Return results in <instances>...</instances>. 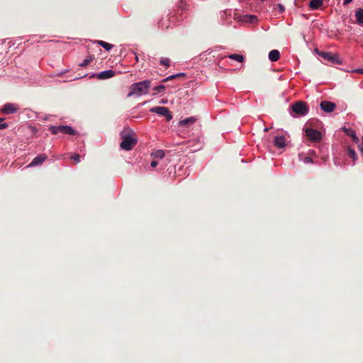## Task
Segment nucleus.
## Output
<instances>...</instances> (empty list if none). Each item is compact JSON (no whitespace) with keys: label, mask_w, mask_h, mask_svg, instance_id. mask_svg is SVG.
Here are the masks:
<instances>
[{"label":"nucleus","mask_w":363,"mask_h":363,"mask_svg":"<svg viewBox=\"0 0 363 363\" xmlns=\"http://www.w3.org/2000/svg\"><path fill=\"white\" fill-rule=\"evenodd\" d=\"M323 5V0H311L309 3V7L311 10L320 9Z\"/></svg>","instance_id":"nucleus-16"},{"label":"nucleus","mask_w":363,"mask_h":363,"mask_svg":"<svg viewBox=\"0 0 363 363\" xmlns=\"http://www.w3.org/2000/svg\"><path fill=\"white\" fill-rule=\"evenodd\" d=\"M165 86L164 85H159L154 87V90L156 91V93H162L164 91Z\"/></svg>","instance_id":"nucleus-26"},{"label":"nucleus","mask_w":363,"mask_h":363,"mask_svg":"<svg viewBox=\"0 0 363 363\" xmlns=\"http://www.w3.org/2000/svg\"><path fill=\"white\" fill-rule=\"evenodd\" d=\"M305 132L307 138L312 142H318L322 138L320 132L317 130L306 128Z\"/></svg>","instance_id":"nucleus-6"},{"label":"nucleus","mask_w":363,"mask_h":363,"mask_svg":"<svg viewBox=\"0 0 363 363\" xmlns=\"http://www.w3.org/2000/svg\"><path fill=\"white\" fill-rule=\"evenodd\" d=\"M292 111L298 116H304L308 113V108L305 102L297 101L291 106Z\"/></svg>","instance_id":"nucleus-4"},{"label":"nucleus","mask_w":363,"mask_h":363,"mask_svg":"<svg viewBox=\"0 0 363 363\" xmlns=\"http://www.w3.org/2000/svg\"><path fill=\"white\" fill-rule=\"evenodd\" d=\"M320 106L321 109L327 113L333 112L336 107L335 104L330 102V101H322L320 103Z\"/></svg>","instance_id":"nucleus-7"},{"label":"nucleus","mask_w":363,"mask_h":363,"mask_svg":"<svg viewBox=\"0 0 363 363\" xmlns=\"http://www.w3.org/2000/svg\"><path fill=\"white\" fill-rule=\"evenodd\" d=\"M151 86L150 80H143L142 82H135L132 84L130 87V91L128 94V97L133 96H140L148 94L149 89Z\"/></svg>","instance_id":"nucleus-2"},{"label":"nucleus","mask_w":363,"mask_h":363,"mask_svg":"<svg viewBox=\"0 0 363 363\" xmlns=\"http://www.w3.org/2000/svg\"><path fill=\"white\" fill-rule=\"evenodd\" d=\"M342 131L345 132V134L350 137L353 142L355 143H359V138L357 137L355 131L351 128H346V127H342Z\"/></svg>","instance_id":"nucleus-9"},{"label":"nucleus","mask_w":363,"mask_h":363,"mask_svg":"<svg viewBox=\"0 0 363 363\" xmlns=\"http://www.w3.org/2000/svg\"><path fill=\"white\" fill-rule=\"evenodd\" d=\"M47 158L48 157L44 154L38 155L33 160L28 167H34L42 164Z\"/></svg>","instance_id":"nucleus-8"},{"label":"nucleus","mask_w":363,"mask_h":363,"mask_svg":"<svg viewBox=\"0 0 363 363\" xmlns=\"http://www.w3.org/2000/svg\"><path fill=\"white\" fill-rule=\"evenodd\" d=\"M122 142L120 147L122 150L129 151L136 145L138 140L135 136L134 132L130 128H124L121 133Z\"/></svg>","instance_id":"nucleus-1"},{"label":"nucleus","mask_w":363,"mask_h":363,"mask_svg":"<svg viewBox=\"0 0 363 363\" xmlns=\"http://www.w3.org/2000/svg\"><path fill=\"white\" fill-rule=\"evenodd\" d=\"M165 153L162 150H157L155 152H152L151 156L154 158L162 159L164 157Z\"/></svg>","instance_id":"nucleus-18"},{"label":"nucleus","mask_w":363,"mask_h":363,"mask_svg":"<svg viewBox=\"0 0 363 363\" xmlns=\"http://www.w3.org/2000/svg\"><path fill=\"white\" fill-rule=\"evenodd\" d=\"M173 79H176V76L174 74V75H171V76H169V77L162 79V82H163V83L164 82H167L170 81V80H172Z\"/></svg>","instance_id":"nucleus-27"},{"label":"nucleus","mask_w":363,"mask_h":363,"mask_svg":"<svg viewBox=\"0 0 363 363\" xmlns=\"http://www.w3.org/2000/svg\"><path fill=\"white\" fill-rule=\"evenodd\" d=\"M98 43L106 50H110L113 47L112 45L102 40L98 41Z\"/></svg>","instance_id":"nucleus-21"},{"label":"nucleus","mask_w":363,"mask_h":363,"mask_svg":"<svg viewBox=\"0 0 363 363\" xmlns=\"http://www.w3.org/2000/svg\"><path fill=\"white\" fill-rule=\"evenodd\" d=\"M319 55L320 56H322L324 59H327L330 61H331L332 62H336L337 64L340 63V60L338 59V55H333L330 52H321L319 53Z\"/></svg>","instance_id":"nucleus-11"},{"label":"nucleus","mask_w":363,"mask_h":363,"mask_svg":"<svg viewBox=\"0 0 363 363\" xmlns=\"http://www.w3.org/2000/svg\"><path fill=\"white\" fill-rule=\"evenodd\" d=\"M353 0H344L343 4L344 5H348L350 4Z\"/></svg>","instance_id":"nucleus-33"},{"label":"nucleus","mask_w":363,"mask_h":363,"mask_svg":"<svg viewBox=\"0 0 363 363\" xmlns=\"http://www.w3.org/2000/svg\"><path fill=\"white\" fill-rule=\"evenodd\" d=\"M274 143L278 148H283L285 147V137L284 136H277L274 138Z\"/></svg>","instance_id":"nucleus-13"},{"label":"nucleus","mask_w":363,"mask_h":363,"mask_svg":"<svg viewBox=\"0 0 363 363\" xmlns=\"http://www.w3.org/2000/svg\"><path fill=\"white\" fill-rule=\"evenodd\" d=\"M176 76V78H179V77H185V74L184 73H178L177 74H174Z\"/></svg>","instance_id":"nucleus-32"},{"label":"nucleus","mask_w":363,"mask_h":363,"mask_svg":"<svg viewBox=\"0 0 363 363\" xmlns=\"http://www.w3.org/2000/svg\"><path fill=\"white\" fill-rule=\"evenodd\" d=\"M70 159L73 160L74 163H79L80 162V155L75 153L71 156Z\"/></svg>","instance_id":"nucleus-25"},{"label":"nucleus","mask_w":363,"mask_h":363,"mask_svg":"<svg viewBox=\"0 0 363 363\" xmlns=\"http://www.w3.org/2000/svg\"><path fill=\"white\" fill-rule=\"evenodd\" d=\"M150 111L152 113H157L160 116H164L167 121H169L172 119V116L167 107L164 106H155L152 107L150 109Z\"/></svg>","instance_id":"nucleus-5"},{"label":"nucleus","mask_w":363,"mask_h":363,"mask_svg":"<svg viewBox=\"0 0 363 363\" xmlns=\"http://www.w3.org/2000/svg\"><path fill=\"white\" fill-rule=\"evenodd\" d=\"M244 21L247 23H253L257 21V18L253 15H246L244 16Z\"/></svg>","instance_id":"nucleus-19"},{"label":"nucleus","mask_w":363,"mask_h":363,"mask_svg":"<svg viewBox=\"0 0 363 363\" xmlns=\"http://www.w3.org/2000/svg\"><path fill=\"white\" fill-rule=\"evenodd\" d=\"M348 155L353 160H356L357 159V155L355 151L351 148H348Z\"/></svg>","instance_id":"nucleus-23"},{"label":"nucleus","mask_w":363,"mask_h":363,"mask_svg":"<svg viewBox=\"0 0 363 363\" xmlns=\"http://www.w3.org/2000/svg\"><path fill=\"white\" fill-rule=\"evenodd\" d=\"M304 162L306 163H309V162H312V159L309 157H306L305 159H304Z\"/></svg>","instance_id":"nucleus-29"},{"label":"nucleus","mask_w":363,"mask_h":363,"mask_svg":"<svg viewBox=\"0 0 363 363\" xmlns=\"http://www.w3.org/2000/svg\"><path fill=\"white\" fill-rule=\"evenodd\" d=\"M114 75L115 72L111 69H108L97 74L96 77L99 79H106L113 77Z\"/></svg>","instance_id":"nucleus-12"},{"label":"nucleus","mask_w":363,"mask_h":363,"mask_svg":"<svg viewBox=\"0 0 363 363\" xmlns=\"http://www.w3.org/2000/svg\"><path fill=\"white\" fill-rule=\"evenodd\" d=\"M17 108L12 104L7 103L1 108V112L4 114H11L16 112Z\"/></svg>","instance_id":"nucleus-10"},{"label":"nucleus","mask_w":363,"mask_h":363,"mask_svg":"<svg viewBox=\"0 0 363 363\" xmlns=\"http://www.w3.org/2000/svg\"><path fill=\"white\" fill-rule=\"evenodd\" d=\"M8 127V124L6 123H0V130L6 128Z\"/></svg>","instance_id":"nucleus-28"},{"label":"nucleus","mask_w":363,"mask_h":363,"mask_svg":"<svg viewBox=\"0 0 363 363\" xmlns=\"http://www.w3.org/2000/svg\"><path fill=\"white\" fill-rule=\"evenodd\" d=\"M196 121V118L195 117H189L185 119H183L179 121V125L181 126H188L189 125H191L194 123Z\"/></svg>","instance_id":"nucleus-17"},{"label":"nucleus","mask_w":363,"mask_h":363,"mask_svg":"<svg viewBox=\"0 0 363 363\" xmlns=\"http://www.w3.org/2000/svg\"><path fill=\"white\" fill-rule=\"evenodd\" d=\"M50 131L53 135H56L60 133L67 135L76 134V132L74 130V129L69 125L51 126L50 128Z\"/></svg>","instance_id":"nucleus-3"},{"label":"nucleus","mask_w":363,"mask_h":363,"mask_svg":"<svg viewBox=\"0 0 363 363\" xmlns=\"http://www.w3.org/2000/svg\"><path fill=\"white\" fill-rule=\"evenodd\" d=\"M354 72L358 73V74H363V69H357L355 70H353Z\"/></svg>","instance_id":"nucleus-31"},{"label":"nucleus","mask_w":363,"mask_h":363,"mask_svg":"<svg viewBox=\"0 0 363 363\" xmlns=\"http://www.w3.org/2000/svg\"><path fill=\"white\" fill-rule=\"evenodd\" d=\"M280 57V53L278 50H272L269 53V59L272 62H277Z\"/></svg>","instance_id":"nucleus-15"},{"label":"nucleus","mask_w":363,"mask_h":363,"mask_svg":"<svg viewBox=\"0 0 363 363\" xmlns=\"http://www.w3.org/2000/svg\"><path fill=\"white\" fill-rule=\"evenodd\" d=\"M279 8H280V9H281V10H284V7H283V6L279 5Z\"/></svg>","instance_id":"nucleus-34"},{"label":"nucleus","mask_w":363,"mask_h":363,"mask_svg":"<svg viewBox=\"0 0 363 363\" xmlns=\"http://www.w3.org/2000/svg\"><path fill=\"white\" fill-rule=\"evenodd\" d=\"M3 118H0V123H1L3 121Z\"/></svg>","instance_id":"nucleus-35"},{"label":"nucleus","mask_w":363,"mask_h":363,"mask_svg":"<svg viewBox=\"0 0 363 363\" xmlns=\"http://www.w3.org/2000/svg\"><path fill=\"white\" fill-rule=\"evenodd\" d=\"M356 23L359 25L363 24V9H358L354 14Z\"/></svg>","instance_id":"nucleus-14"},{"label":"nucleus","mask_w":363,"mask_h":363,"mask_svg":"<svg viewBox=\"0 0 363 363\" xmlns=\"http://www.w3.org/2000/svg\"><path fill=\"white\" fill-rule=\"evenodd\" d=\"M158 162L155 160L152 161L150 165L152 167H155L157 165Z\"/></svg>","instance_id":"nucleus-30"},{"label":"nucleus","mask_w":363,"mask_h":363,"mask_svg":"<svg viewBox=\"0 0 363 363\" xmlns=\"http://www.w3.org/2000/svg\"><path fill=\"white\" fill-rule=\"evenodd\" d=\"M169 59L167 57H163L160 60V64L167 67H169Z\"/></svg>","instance_id":"nucleus-24"},{"label":"nucleus","mask_w":363,"mask_h":363,"mask_svg":"<svg viewBox=\"0 0 363 363\" xmlns=\"http://www.w3.org/2000/svg\"><path fill=\"white\" fill-rule=\"evenodd\" d=\"M93 60L92 56H88L82 63L79 64L80 67H86Z\"/></svg>","instance_id":"nucleus-22"},{"label":"nucleus","mask_w":363,"mask_h":363,"mask_svg":"<svg viewBox=\"0 0 363 363\" xmlns=\"http://www.w3.org/2000/svg\"><path fill=\"white\" fill-rule=\"evenodd\" d=\"M229 58L231 60H236L238 62H242L244 60V57L241 55L238 54H232L229 55Z\"/></svg>","instance_id":"nucleus-20"}]
</instances>
